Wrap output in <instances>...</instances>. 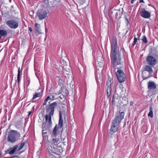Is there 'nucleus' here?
Instances as JSON below:
<instances>
[{"instance_id": "1", "label": "nucleus", "mask_w": 158, "mask_h": 158, "mask_svg": "<svg viewBox=\"0 0 158 158\" xmlns=\"http://www.w3.org/2000/svg\"><path fill=\"white\" fill-rule=\"evenodd\" d=\"M110 57L111 63V71L112 69H116L117 65L121 64V57L119 53H117L116 50L118 48L117 40L115 36L112 38L110 42ZM118 69V68H117Z\"/></svg>"}, {"instance_id": "2", "label": "nucleus", "mask_w": 158, "mask_h": 158, "mask_svg": "<svg viewBox=\"0 0 158 158\" xmlns=\"http://www.w3.org/2000/svg\"><path fill=\"white\" fill-rule=\"evenodd\" d=\"M57 102H54L52 103L47 105L46 107V113L48 112V114L45 115V121L46 123H48L49 126H51L52 125L51 118L53 115L55 108L57 106Z\"/></svg>"}, {"instance_id": "3", "label": "nucleus", "mask_w": 158, "mask_h": 158, "mask_svg": "<svg viewBox=\"0 0 158 158\" xmlns=\"http://www.w3.org/2000/svg\"><path fill=\"white\" fill-rule=\"evenodd\" d=\"M125 113L123 112H121L119 114L115 116L114 119L113 121L110 131L113 133L115 132L118 131V128L121 120L123 118Z\"/></svg>"}, {"instance_id": "4", "label": "nucleus", "mask_w": 158, "mask_h": 158, "mask_svg": "<svg viewBox=\"0 0 158 158\" xmlns=\"http://www.w3.org/2000/svg\"><path fill=\"white\" fill-rule=\"evenodd\" d=\"M63 121L62 119V116L60 111L59 112V119L58 124H56L55 126L52 134V137H57L59 134V129H61L63 127Z\"/></svg>"}, {"instance_id": "5", "label": "nucleus", "mask_w": 158, "mask_h": 158, "mask_svg": "<svg viewBox=\"0 0 158 158\" xmlns=\"http://www.w3.org/2000/svg\"><path fill=\"white\" fill-rule=\"evenodd\" d=\"M146 61L148 64L154 66L158 62V54L155 53L151 55L149 54L146 58Z\"/></svg>"}, {"instance_id": "6", "label": "nucleus", "mask_w": 158, "mask_h": 158, "mask_svg": "<svg viewBox=\"0 0 158 158\" xmlns=\"http://www.w3.org/2000/svg\"><path fill=\"white\" fill-rule=\"evenodd\" d=\"M20 134L15 130H11L8 133V140L11 143H14L20 137Z\"/></svg>"}, {"instance_id": "7", "label": "nucleus", "mask_w": 158, "mask_h": 158, "mask_svg": "<svg viewBox=\"0 0 158 158\" xmlns=\"http://www.w3.org/2000/svg\"><path fill=\"white\" fill-rule=\"evenodd\" d=\"M27 142V141L26 142H25L21 143L19 146L17 145H15L13 148H10L9 149H8V151L10 150V151L9 152V154L10 155H12L14 153L16 154V153H15L16 151L17 150V151H19L21 150Z\"/></svg>"}, {"instance_id": "8", "label": "nucleus", "mask_w": 158, "mask_h": 158, "mask_svg": "<svg viewBox=\"0 0 158 158\" xmlns=\"http://www.w3.org/2000/svg\"><path fill=\"white\" fill-rule=\"evenodd\" d=\"M116 74L119 82L122 83L126 79L125 74L123 71L121 69H118L116 73Z\"/></svg>"}, {"instance_id": "9", "label": "nucleus", "mask_w": 158, "mask_h": 158, "mask_svg": "<svg viewBox=\"0 0 158 158\" xmlns=\"http://www.w3.org/2000/svg\"><path fill=\"white\" fill-rule=\"evenodd\" d=\"M36 13L40 20L45 19L49 15L48 10H38Z\"/></svg>"}, {"instance_id": "10", "label": "nucleus", "mask_w": 158, "mask_h": 158, "mask_svg": "<svg viewBox=\"0 0 158 158\" xmlns=\"http://www.w3.org/2000/svg\"><path fill=\"white\" fill-rule=\"evenodd\" d=\"M6 24L10 28L16 29L19 26L18 23L13 20L10 19L7 21Z\"/></svg>"}, {"instance_id": "11", "label": "nucleus", "mask_w": 158, "mask_h": 158, "mask_svg": "<svg viewBox=\"0 0 158 158\" xmlns=\"http://www.w3.org/2000/svg\"><path fill=\"white\" fill-rule=\"evenodd\" d=\"M140 14L141 16L144 18L148 19L151 16L150 13L147 10H142Z\"/></svg>"}, {"instance_id": "12", "label": "nucleus", "mask_w": 158, "mask_h": 158, "mask_svg": "<svg viewBox=\"0 0 158 158\" xmlns=\"http://www.w3.org/2000/svg\"><path fill=\"white\" fill-rule=\"evenodd\" d=\"M148 89H153L156 88V85L153 81H149L148 83Z\"/></svg>"}, {"instance_id": "13", "label": "nucleus", "mask_w": 158, "mask_h": 158, "mask_svg": "<svg viewBox=\"0 0 158 158\" xmlns=\"http://www.w3.org/2000/svg\"><path fill=\"white\" fill-rule=\"evenodd\" d=\"M7 35V31L4 29L2 26L0 27V39L2 37H5Z\"/></svg>"}, {"instance_id": "14", "label": "nucleus", "mask_w": 158, "mask_h": 158, "mask_svg": "<svg viewBox=\"0 0 158 158\" xmlns=\"http://www.w3.org/2000/svg\"><path fill=\"white\" fill-rule=\"evenodd\" d=\"M152 67L153 66L149 64L146 65L144 67L143 70L148 72L149 74H152L153 73Z\"/></svg>"}, {"instance_id": "15", "label": "nucleus", "mask_w": 158, "mask_h": 158, "mask_svg": "<svg viewBox=\"0 0 158 158\" xmlns=\"http://www.w3.org/2000/svg\"><path fill=\"white\" fill-rule=\"evenodd\" d=\"M40 5L42 7L45 8L49 7L48 2L46 1V0H43L41 1Z\"/></svg>"}, {"instance_id": "16", "label": "nucleus", "mask_w": 158, "mask_h": 158, "mask_svg": "<svg viewBox=\"0 0 158 158\" xmlns=\"http://www.w3.org/2000/svg\"><path fill=\"white\" fill-rule=\"evenodd\" d=\"M52 137L53 138L52 142V143L55 145L57 144V143L60 140L59 137L58 136L57 137Z\"/></svg>"}, {"instance_id": "17", "label": "nucleus", "mask_w": 158, "mask_h": 158, "mask_svg": "<svg viewBox=\"0 0 158 158\" xmlns=\"http://www.w3.org/2000/svg\"><path fill=\"white\" fill-rule=\"evenodd\" d=\"M35 27L36 28V31L38 32L39 34L41 33V29L40 26V24H38L37 23H35Z\"/></svg>"}, {"instance_id": "18", "label": "nucleus", "mask_w": 158, "mask_h": 158, "mask_svg": "<svg viewBox=\"0 0 158 158\" xmlns=\"http://www.w3.org/2000/svg\"><path fill=\"white\" fill-rule=\"evenodd\" d=\"M55 0H46V1L48 2L49 7H52L55 5Z\"/></svg>"}, {"instance_id": "19", "label": "nucleus", "mask_w": 158, "mask_h": 158, "mask_svg": "<svg viewBox=\"0 0 158 158\" xmlns=\"http://www.w3.org/2000/svg\"><path fill=\"white\" fill-rule=\"evenodd\" d=\"M42 92L35 93V94L33 95V97L31 99V101H33V100L35 99L36 98L41 96L42 95Z\"/></svg>"}, {"instance_id": "20", "label": "nucleus", "mask_w": 158, "mask_h": 158, "mask_svg": "<svg viewBox=\"0 0 158 158\" xmlns=\"http://www.w3.org/2000/svg\"><path fill=\"white\" fill-rule=\"evenodd\" d=\"M43 129L47 130L49 129L51 126H50L48 123H43Z\"/></svg>"}, {"instance_id": "21", "label": "nucleus", "mask_w": 158, "mask_h": 158, "mask_svg": "<svg viewBox=\"0 0 158 158\" xmlns=\"http://www.w3.org/2000/svg\"><path fill=\"white\" fill-rule=\"evenodd\" d=\"M153 109L152 105H150L149 106V112L148 114V116H150L151 118L153 117Z\"/></svg>"}, {"instance_id": "22", "label": "nucleus", "mask_w": 158, "mask_h": 158, "mask_svg": "<svg viewBox=\"0 0 158 158\" xmlns=\"http://www.w3.org/2000/svg\"><path fill=\"white\" fill-rule=\"evenodd\" d=\"M59 79H58V85L61 88H64V85L63 83V81L62 80L58 77Z\"/></svg>"}, {"instance_id": "23", "label": "nucleus", "mask_w": 158, "mask_h": 158, "mask_svg": "<svg viewBox=\"0 0 158 158\" xmlns=\"http://www.w3.org/2000/svg\"><path fill=\"white\" fill-rule=\"evenodd\" d=\"M21 71L20 70V68H19L18 70V73L17 75V82L18 84H19L20 81V76Z\"/></svg>"}, {"instance_id": "24", "label": "nucleus", "mask_w": 158, "mask_h": 158, "mask_svg": "<svg viewBox=\"0 0 158 158\" xmlns=\"http://www.w3.org/2000/svg\"><path fill=\"white\" fill-rule=\"evenodd\" d=\"M107 85L108 86V87L107 89L106 92L108 91V92H110L111 90V88L110 87V86L111 85V84H110V83L109 84L108 81H107Z\"/></svg>"}, {"instance_id": "25", "label": "nucleus", "mask_w": 158, "mask_h": 158, "mask_svg": "<svg viewBox=\"0 0 158 158\" xmlns=\"http://www.w3.org/2000/svg\"><path fill=\"white\" fill-rule=\"evenodd\" d=\"M142 41L145 44H147L148 43L147 39L145 35H143L142 36Z\"/></svg>"}, {"instance_id": "26", "label": "nucleus", "mask_w": 158, "mask_h": 158, "mask_svg": "<svg viewBox=\"0 0 158 158\" xmlns=\"http://www.w3.org/2000/svg\"><path fill=\"white\" fill-rule=\"evenodd\" d=\"M51 99V98H50V97L49 96H48L47 98L45 99L44 100V102L43 104V105L44 106L46 105L47 104V101L50 99Z\"/></svg>"}, {"instance_id": "27", "label": "nucleus", "mask_w": 158, "mask_h": 158, "mask_svg": "<svg viewBox=\"0 0 158 158\" xmlns=\"http://www.w3.org/2000/svg\"><path fill=\"white\" fill-rule=\"evenodd\" d=\"M137 40V38H136L135 37H135L134 39V41L133 42V44L132 45V46H134L135 44H136V42Z\"/></svg>"}, {"instance_id": "28", "label": "nucleus", "mask_w": 158, "mask_h": 158, "mask_svg": "<svg viewBox=\"0 0 158 158\" xmlns=\"http://www.w3.org/2000/svg\"><path fill=\"white\" fill-rule=\"evenodd\" d=\"M112 102L113 105H115L116 102L115 101V98L114 96V95H113L112 98Z\"/></svg>"}, {"instance_id": "29", "label": "nucleus", "mask_w": 158, "mask_h": 158, "mask_svg": "<svg viewBox=\"0 0 158 158\" xmlns=\"http://www.w3.org/2000/svg\"><path fill=\"white\" fill-rule=\"evenodd\" d=\"M46 130L43 129L42 133V135H44L46 134L47 133V131H46Z\"/></svg>"}, {"instance_id": "30", "label": "nucleus", "mask_w": 158, "mask_h": 158, "mask_svg": "<svg viewBox=\"0 0 158 158\" xmlns=\"http://www.w3.org/2000/svg\"><path fill=\"white\" fill-rule=\"evenodd\" d=\"M60 90H59V92H58V94H61L63 91V89L64 88H60Z\"/></svg>"}, {"instance_id": "31", "label": "nucleus", "mask_w": 158, "mask_h": 158, "mask_svg": "<svg viewBox=\"0 0 158 158\" xmlns=\"http://www.w3.org/2000/svg\"><path fill=\"white\" fill-rule=\"evenodd\" d=\"M110 92H107V98H109L110 96Z\"/></svg>"}, {"instance_id": "32", "label": "nucleus", "mask_w": 158, "mask_h": 158, "mask_svg": "<svg viewBox=\"0 0 158 158\" xmlns=\"http://www.w3.org/2000/svg\"><path fill=\"white\" fill-rule=\"evenodd\" d=\"M113 133L112 132L110 131V132H109V135H108L109 136V137H111Z\"/></svg>"}, {"instance_id": "33", "label": "nucleus", "mask_w": 158, "mask_h": 158, "mask_svg": "<svg viewBox=\"0 0 158 158\" xmlns=\"http://www.w3.org/2000/svg\"><path fill=\"white\" fill-rule=\"evenodd\" d=\"M43 135V139H48V136L47 135Z\"/></svg>"}, {"instance_id": "34", "label": "nucleus", "mask_w": 158, "mask_h": 158, "mask_svg": "<svg viewBox=\"0 0 158 158\" xmlns=\"http://www.w3.org/2000/svg\"><path fill=\"white\" fill-rule=\"evenodd\" d=\"M125 19L126 21V23L127 24H128V23H129L128 20V19H127V17H125Z\"/></svg>"}, {"instance_id": "35", "label": "nucleus", "mask_w": 158, "mask_h": 158, "mask_svg": "<svg viewBox=\"0 0 158 158\" xmlns=\"http://www.w3.org/2000/svg\"><path fill=\"white\" fill-rule=\"evenodd\" d=\"M11 158H19V157L17 155H14V156H12L10 157Z\"/></svg>"}, {"instance_id": "36", "label": "nucleus", "mask_w": 158, "mask_h": 158, "mask_svg": "<svg viewBox=\"0 0 158 158\" xmlns=\"http://www.w3.org/2000/svg\"><path fill=\"white\" fill-rule=\"evenodd\" d=\"M49 156L51 158H56L52 154H50Z\"/></svg>"}, {"instance_id": "37", "label": "nucleus", "mask_w": 158, "mask_h": 158, "mask_svg": "<svg viewBox=\"0 0 158 158\" xmlns=\"http://www.w3.org/2000/svg\"><path fill=\"white\" fill-rule=\"evenodd\" d=\"M27 85H29V84L30 83V80L28 78H27Z\"/></svg>"}, {"instance_id": "38", "label": "nucleus", "mask_w": 158, "mask_h": 158, "mask_svg": "<svg viewBox=\"0 0 158 158\" xmlns=\"http://www.w3.org/2000/svg\"><path fill=\"white\" fill-rule=\"evenodd\" d=\"M52 98H51V99H51V100H55V96H54L52 95Z\"/></svg>"}, {"instance_id": "39", "label": "nucleus", "mask_w": 158, "mask_h": 158, "mask_svg": "<svg viewBox=\"0 0 158 158\" xmlns=\"http://www.w3.org/2000/svg\"><path fill=\"white\" fill-rule=\"evenodd\" d=\"M118 17V18H119V17L118 16V12H116V15H115L116 18H117Z\"/></svg>"}, {"instance_id": "40", "label": "nucleus", "mask_w": 158, "mask_h": 158, "mask_svg": "<svg viewBox=\"0 0 158 158\" xmlns=\"http://www.w3.org/2000/svg\"><path fill=\"white\" fill-rule=\"evenodd\" d=\"M111 78H109L108 81V82L109 83V84L110 83V84H111L110 82H111Z\"/></svg>"}, {"instance_id": "41", "label": "nucleus", "mask_w": 158, "mask_h": 158, "mask_svg": "<svg viewBox=\"0 0 158 158\" xmlns=\"http://www.w3.org/2000/svg\"><path fill=\"white\" fill-rule=\"evenodd\" d=\"M135 1L136 0H131V3L132 4H133L134 2H135Z\"/></svg>"}, {"instance_id": "42", "label": "nucleus", "mask_w": 158, "mask_h": 158, "mask_svg": "<svg viewBox=\"0 0 158 158\" xmlns=\"http://www.w3.org/2000/svg\"><path fill=\"white\" fill-rule=\"evenodd\" d=\"M29 30L31 32L32 31V29L31 27H29Z\"/></svg>"}, {"instance_id": "43", "label": "nucleus", "mask_w": 158, "mask_h": 158, "mask_svg": "<svg viewBox=\"0 0 158 158\" xmlns=\"http://www.w3.org/2000/svg\"><path fill=\"white\" fill-rule=\"evenodd\" d=\"M139 0V2L140 3H142V2L144 3V2L143 0Z\"/></svg>"}, {"instance_id": "44", "label": "nucleus", "mask_w": 158, "mask_h": 158, "mask_svg": "<svg viewBox=\"0 0 158 158\" xmlns=\"http://www.w3.org/2000/svg\"><path fill=\"white\" fill-rule=\"evenodd\" d=\"M28 116H30L31 114V111H29L28 112Z\"/></svg>"}, {"instance_id": "45", "label": "nucleus", "mask_w": 158, "mask_h": 158, "mask_svg": "<svg viewBox=\"0 0 158 158\" xmlns=\"http://www.w3.org/2000/svg\"><path fill=\"white\" fill-rule=\"evenodd\" d=\"M133 104V102H131L130 103V106H132Z\"/></svg>"}, {"instance_id": "46", "label": "nucleus", "mask_w": 158, "mask_h": 158, "mask_svg": "<svg viewBox=\"0 0 158 158\" xmlns=\"http://www.w3.org/2000/svg\"><path fill=\"white\" fill-rule=\"evenodd\" d=\"M11 0H9V2H11Z\"/></svg>"}, {"instance_id": "47", "label": "nucleus", "mask_w": 158, "mask_h": 158, "mask_svg": "<svg viewBox=\"0 0 158 158\" xmlns=\"http://www.w3.org/2000/svg\"><path fill=\"white\" fill-rule=\"evenodd\" d=\"M22 152H21L19 153V154H20Z\"/></svg>"}, {"instance_id": "48", "label": "nucleus", "mask_w": 158, "mask_h": 158, "mask_svg": "<svg viewBox=\"0 0 158 158\" xmlns=\"http://www.w3.org/2000/svg\"><path fill=\"white\" fill-rule=\"evenodd\" d=\"M10 13L9 12H8V14H9Z\"/></svg>"}, {"instance_id": "49", "label": "nucleus", "mask_w": 158, "mask_h": 158, "mask_svg": "<svg viewBox=\"0 0 158 158\" xmlns=\"http://www.w3.org/2000/svg\"><path fill=\"white\" fill-rule=\"evenodd\" d=\"M13 6H11V7H12V8H13Z\"/></svg>"}, {"instance_id": "50", "label": "nucleus", "mask_w": 158, "mask_h": 158, "mask_svg": "<svg viewBox=\"0 0 158 158\" xmlns=\"http://www.w3.org/2000/svg\"><path fill=\"white\" fill-rule=\"evenodd\" d=\"M143 10H145V9H143Z\"/></svg>"}, {"instance_id": "51", "label": "nucleus", "mask_w": 158, "mask_h": 158, "mask_svg": "<svg viewBox=\"0 0 158 158\" xmlns=\"http://www.w3.org/2000/svg\"><path fill=\"white\" fill-rule=\"evenodd\" d=\"M45 30H46V31H47V29H46H46H45Z\"/></svg>"}]
</instances>
